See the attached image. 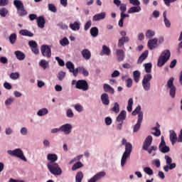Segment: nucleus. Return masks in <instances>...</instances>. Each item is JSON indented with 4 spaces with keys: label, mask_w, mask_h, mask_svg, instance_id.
Instances as JSON below:
<instances>
[{
    "label": "nucleus",
    "mask_w": 182,
    "mask_h": 182,
    "mask_svg": "<svg viewBox=\"0 0 182 182\" xmlns=\"http://www.w3.org/2000/svg\"><path fill=\"white\" fill-rule=\"evenodd\" d=\"M141 122H143V112H139L138 115L137 122L134 127V129H133L134 133H136L138 130H140V127L141 126Z\"/></svg>",
    "instance_id": "nucleus-10"
},
{
    "label": "nucleus",
    "mask_w": 182,
    "mask_h": 182,
    "mask_svg": "<svg viewBox=\"0 0 182 182\" xmlns=\"http://www.w3.org/2000/svg\"><path fill=\"white\" fill-rule=\"evenodd\" d=\"M0 63H2L3 65H6L8 63V58L5 56H1L0 57Z\"/></svg>",
    "instance_id": "nucleus-60"
},
{
    "label": "nucleus",
    "mask_w": 182,
    "mask_h": 182,
    "mask_svg": "<svg viewBox=\"0 0 182 182\" xmlns=\"http://www.w3.org/2000/svg\"><path fill=\"white\" fill-rule=\"evenodd\" d=\"M72 124H65L60 127V132H63L65 134H70Z\"/></svg>",
    "instance_id": "nucleus-12"
},
{
    "label": "nucleus",
    "mask_w": 182,
    "mask_h": 182,
    "mask_svg": "<svg viewBox=\"0 0 182 182\" xmlns=\"http://www.w3.org/2000/svg\"><path fill=\"white\" fill-rule=\"evenodd\" d=\"M28 46L31 48H35L38 46V43H36V41L33 40H31L30 41H28Z\"/></svg>",
    "instance_id": "nucleus-57"
},
{
    "label": "nucleus",
    "mask_w": 182,
    "mask_h": 182,
    "mask_svg": "<svg viewBox=\"0 0 182 182\" xmlns=\"http://www.w3.org/2000/svg\"><path fill=\"white\" fill-rule=\"evenodd\" d=\"M164 159L166 164V166H164V171L167 173L168 170H173L176 168V163H173V159L171 157L168 156V155H165Z\"/></svg>",
    "instance_id": "nucleus-5"
},
{
    "label": "nucleus",
    "mask_w": 182,
    "mask_h": 182,
    "mask_svg": "<svg viewBox=\"0 0 182 182\" xmlns=\"http://www.w3.org/2000/svg\"><path fill=\"white\" fill-rule=\"evenodd\" d=\"M41 54L46 58H50L52 56V49L50 46L47 44H43L41 46Z\"/></svg>",
    "instance_id": "nucleus-6"
},
{
    "label": "nucleus",
    "mask_w": 182,
    "mask_h": 182,
    "mask_svg": "<svg viewBox=\"0 0 182 182\" xmlns=\"http://www.w3.org/2000/svg\"><path fill=\"white\" fill-rule=\"evenodd\" d=\"M66 68L68 69L69 72L75 69V64L72 61H67L65 63Z\"/></svg>",
    "instance_id": "nucleus-40"
},
{
    "label": "nucleus",
    "mask_w": 182,
    "mask_h": 182,
    "mask_svg": "<svg viewBox=\"0 0 182 182\" xmlns=\"http://www.w3.org/2000/svg\"><path fill=\"white\" fill-rule=\"evenodd\" d=\"M47 159L50 161L48 163H55V161H58V155L55 154H48L47 155Z\"/></svg>",
    "instance_id": "nucleus-28"
},
{
    "label": "nucleus",
    "mask_w": 182,
    "mask_h": 182,
    "mask_svg": "<svg viewBox=\"0 0 182 182\" xmlns=\"http://www.w3.org/2000/svg\"><path fill=\"white\" fill-rule=\"evenodd\" d=\"M127 110L130 113L133 110V98H130L128 100V105L127 107Z\"/></svg>",
    "instance_id": "nucleus-42"
},
{
    "label": "nucleus",
    "mask_w": 182,
    "mask_h": 182,
    "mask_svg": "<svg viewBox=\"0 0 182 182\" xmlns=\"http://www.w3.org/2000/svg\"><path fill=\"white\" fill-rule=\"evenodd\" d=\"M55 60L58 62L59 66H65V60H63V59L60 58L59 56L55 57Z\"/></svg>",
    "instance_id": "nucleus-51"
},
{
    "label": "nucleus",
    "mask_w": 182,
    "mask_h": 182,
    "mask_svg": "<svg viewBox=\"0 0 182 182\" xmlns=\"http://www.w3.org/2000/svg\"><path fill=\"white\" fill-rule=\"evenodd\" d=\"M82 178H83V173L82 171L78 172L75 176V181L82 182Z\"/></svg>",
    "instance_id": "nucleus-48"
},
{
    "label": "nucleus",
    "mask_w": 182,
    "mask_h": 182,
    "mask_svg": "<svg viewBox=\"0 0 182 182\" xmlns=\"http://www.w3.org/2000/svg\"><path fill=\"white\" fill-rule=\"evenodd\" d=\"M82 167H83V164H82L80 161H78L72 166V170L73 171H75V170H77V168H80Z\"/></svg>",
    "instance_id": "nucleus-43"
},
{
    "label": "nucleus",
    "mask_w": 182,
    "mask_h": 182,
    "mask_svg": "<svg viewBox=\"0 0 182 182\" xmlns=\"http://www.w3.org/2000/svg\"><path fill=\"white\" fill-rule=\"evenodd\" d=\"M170 58H171V52L170 50L166 49L161 52V55L158 58L157 67L163 68L168 62L170 60Z\"/></svg>",
    "instance_id": "nucleus-1"
},
{
    "label": "nucleus",
    "mask_w": 182,
    "mask_h": 182,
    "mask_svg": "<svg viewBox=\"0 0 182 182\" xmlns=\"http://www.w3.org/2000/svg\"><path fill=\"white\" fill-rule=\"evenodd\" d=\"M110 53H112L110 48H109L106 45H103L102 52L100 53V55L101 56H105V55H106L107 56H110Z\"/></svg>",
    "instance_id": "nucleus-18"
},
{
    "label": "nucleus",
    "mask_w": 182,
    "mask_h": 182,
    "mask_svg": "<svg viewBox=\"0 0 182 182\" xmlns=\"http://www.w3.org/2000/svg\"><path fill=\"white\" fill-rule=\"evenodd\" d=\"M141 11L140 6H134L129 9L127 14H139Z\"/></svg>",
    "instance_id": "nucleus-21"
},
{
    "label": "nucleus",
    "mask_w": 182,
    "mask_h": 182,
    "mask_svg": "<svg viewBox=\"0 0 182 182\" xmlns=\"http://www.w3.org/2000/svg\"><path fill=\"white\" fill-rule=\"evenodd\" d=\"M39 66H41L43 70H46L49 66V61H46V60L43 59L39 62Z\"/></svg>",
    "instance_id": "nucleus-31"
},
{
    "label": "nucleus",
    "mask_w": 182,
    "mask_h": 182,
    "mask_svg": "<svg viewBox=\"0 0 182 182\" xmlns=\"http://www.w3.org/2000/svg\"><path fill=\"white\" fill-rule=\"evenodd\" d=\"M4 87L5 89H6L7 90H11V89H12V85H11V83H9L8 82H5L4 83Z\"/></svg>",
    "instance_id": "nucleus-63"
},
{
    "label": "nucleus",
    "mask_w": 182,
    "mask_h": 182,
    "mask_svg": "<svg viewBox=\"0 0 182 182\" xmlns=\"http://www.w3.org/2000/svg\"><path fill=\"white\" fill-rule=\"evenodd\" d=\"M106 176V172L101 171L95 175L93 177H92L90 180H88L87 182H96L98 180H100V178L105 177Z\"/></svg>",
    "instance_id": "nucleus-11"
},
{
    "label": "nucleus",
    "mask_w": 182,
    "mask_h": 182,
    "mask_svg": "<svg viewBox=\"0 0 182 182\" xmlns=\"http://www.w3.org/2000/svg\"><path fill=\"white\" fill-rule=\"evenodd\" d=\"M117 59L119 62L124 60V51L122 49H116Z\"/></svg>",
    "instance_id": "nucleus-17"
},
{
    "label": "nucleus",
    "mask_w": 182,
    "mask_h": 182,
    "mask_svg": "<svg viewBox=\"0 0 182 182\" xmlns=\"http://www.w3.org/2000/svg\"><path fill=\"white\" fill-rule=\"evenodd\" d=\"M153 79V75L150 73H147L144 75V78L142 80V82H150V80Z\"/></svg>",
    "instance_id": "nucleus-41"
},
{
    "label": "nucleus",
    "mask_w": 182,
    "mask_h": 182,
    "mask_svg": "<svg viewBox=\"0 0 182 182\" xmlns=\"http://www.w3.org/2000/svg\"><path fill=\"white\" fill-rule=\"evenodd\" d=\"M126 116H127V112L125 110L121 111L117 117V122H123V120H126Z\"/></svg>",
    "instance_id": "nucleus-27"
},
{
    "label": "nucleus",
    "mask_w": 182,
    "mask_h": 182,
    "mask_svg": "<svg viewBox=\"0 0 182 182\" xmlns=\"http://www.w3.org/2000/svg\"><path fill=\"white\" fill-rule=\"evenodd\" d=\"M127 87L130 88L132 86H133V80L131 77H129L127 80Z\"/></svg>",
    "instance_id": "nucleus-58"
},
{
    "label": "nucleus",
    "mask_w": 182,
    "mask_h": 182,
    "mask_svg": "<svg viewBox=\"0 0 182 182\" xmlns=\"http://www.w3.org/2000/svg\"><path fill=\"white\" fill-rule=\"evenodd\" d=\"M75 87L76 89L86 92L89 90V83L86 80H78Z\"/></svg>",
    "instance_id": "nucleus-7"
},
{
    "label": "nucleus",
    "mask_w": 182,
    "mask_h": 182,
    "mask_svg": "<svg viewBox=\"0 0 182 182\" xmlns=\"http://www.w3.org/2000/svg\"><path fill=\"white\" fill-rule=\"evenodd\" d=\"M119 106V103L114 102L113 107L111 109L112 112H114V113H119V112H120Z\"/></svg>",
    "instance_id": "nucleus-46"
},
{
    "label": "nucleus",
    "mask_w": 182,
    "mask_h": 182,
    "mask_svg": "<svg viewBox=\"0 0 182 182\" xmlns=\"http://www.w3.org/2000/svg\"><path fill=\"white\" fill-rule=\"evenodd\" d=\"M28 18L30 19V21H35V19H36V21L38 20V15L35 14H31L28 15Z\"/></svg>",
    "instance_id": "nucleus-61"
},
{
    "label": "nucleus",
    "mask_w": 182,
    "mask_h": 182,
    "mask_svg": "<svg viewBox=\"0 0 182 182\" xmlns=\"http://www.w3.org/2000/svg\"><path fill=\"white\" fill-rule=\"evenodd\" d=\"M70 28L72 31H79L80 29V22L75 21L74 23H70Z\"/></svg>",
    "instance_id": "nucleus-25"
},
{
    "label": "nucleus",
    "mask_w": 182,
    "mask_h": 182,
    "mask_svg": "<svg viewBox=\"0 0 182 182\" xmlns=\"http://www.w3.org/2000/svg\"><path fill=\"white\" fill-rule=\"evenodd\" d=\"M130 41V38L129 37H121L118 40V48H122V46H124V43H127Z\"/></svg>",
    "instance_id": "nucleus-23"
},
{
    "label": "nucleus",
    "mask_w": 182,
    "mask_h": 182,
    "mask_svg": "<svg viewBox=\"0 0 182 182\" xmlns=\"http://www.w3.org/2000/svg\"><path fill=\"white\" fill-rule=\"evenodd\" d=\"M10 79L12 80H16V79H19L20 74L18 72L10 73Z\"/></svg>",
    "instance_id": "nucleus-49"
},
{
    "label": "nucleus",
    "mask_w": 182,
    "mask_h": 182,
    "mask_svg": "<svg viewBox=\"0 0 182 182\" xmlns=\"http://www.w3.org/2000/svg\"><path fill=\"white\" fill-rule=\"evenodd\" d=\"M49 111L46 108H42L41 109L38 110L37 112L38 116H45V114H48Z\"/></svg>",
    "instance_id": "nucleus-44"
},
{
    "label": "nucleus",
    "mask_w": 182,
    "mask_h": 182,
    "mask_svg": "<svg viewBox=\"0 0 182 182\" xmlns=\"http://www.w3.org/2000/svg\"><path fill=\"white\" fill-rule=\"evenodd\" d=\"M101 100L103 105H105L106 106L109 105L110 103V100H109V95L106 93L101 95Z\"/></svg>",
    "instance_id": "nucleus-26"
},
{
    "label": "nucleus",
    "mask_w": 182,
    "mask_h": 182,
    "mask_svg": "<svg viewBox=\"0 0 182 182\" xmlns=\"http://www.w3.org/2000/svg\"><path fill=\"white\" fill-rule=\"evenodd\" d=\"M59 43L63 47L68 46V45H69V39L68 37H63L61 40H60Z\"/></svg>",
    "instance_id": "nucleus-37"
},
{
    "label": "nucleus",
    "mask_w": 182,
    "mask_h": 182,
    "mask_svg": "<svg viewBox=\"0 0 182 182\" xmlns=\"http://www.w3.org/2000/svg\"><path fill=\"white\" fill-rule=\"evenodd\" d=\"M13 4L14 6H16L17 11L25 7L23 6V2H22L21 0H14Z\"/></svg>",
    "instance_id": "nucleus-30"
},
{
    "label": "nucleus",
    "mask_w": 182,
    "mask_h": 182,
    "mask_svg": "<svg viewBox=\"0 0 182 182\" xmlns=\"http://www.w3.org/2000/svg\"><path fill=\"white\" fill-rule=\"evenodd\" d=\"M8 154H10V156L18 157L21 160H23V161H27L26 157H25V155H23V151L21 149H16L13 151L9 150Z\"/></svg>",
    "instance_id": "nucleus-4"
},
{
    "label": "nucleus",
    "mask_w": 182,
    "mask_h": 182,
    "mask_svg": "<svg viewBox=\"0 0 182 182\" xmlns=\"http://www.w3.org/2000/svg\"><path fill=\"white\" fill-rule=\"evenodd\" d=\"M37 25L40 29H43L45 28V24L46 23V20L44 16H40L37 18Z\"/></svg>",
    "instance_id": "nucleus-13"
},
{
    "label": "nucleus",
    "mask_w": 182,
    "mask_h": 182,
    "mask_svg": "<svg viewBox=\"0 0 182 182\" xmlns=\"http://www.w3.org/2000/svg\"><path fill=\"white\" fill-rule=\"evenodd\" d=\"M152 129L155 130L156 132L154 133V135L156 137H159L161 135V132L157 127H153Z\"/></svg>",
    "instance_id": "nucleus-59"
},
{
    "label": "nucleus",
    "mask_w": 182,
    "mask_h": 182,
    "mask_svg": "<svg viewBox=\"0 0 182 182\" xmlns=\"http://www.w3.org/2000/svg\"><path fill=\"white\" fill-rule=\"evenodd\" d=\"M106 18V12H101L97 14H95L92 17V21L94 22H97L99 21H102V19H105Z\"/></svg>",
    "instance_id": "nucleus-14"
},
{
    "label": "nucleus",
    "mask_w": 182,
    "mask_h": 182,
    "mask_svg": "<svg viewBox=\"0 0 182 182\" xmlns=\"http://www.w3.org/2000/svg\"><path fill=\"white\" fill-rule=\"evenodd\" d=\"M119 76H120V72L117 70H114L111 74V77H119Z\"/></svg>",
    "instance_id": "nucleus-62"
},
{
    "label": "nucleus",
    "mask_w": 182,
    "mask_h": 182,
    "mask_svg": "<svg viewBox=\"0 0 182 182\" xmlns=\"http://www.w3.org/2000/svg\"><path fill=\"white\" fill-rule=\"evenodd\" d=\"M166 87L170 89L169 92H176L177 89L174 86V77H171L168 80Z\"/></svg>",
    "instance_id": "nucleus-16"
},
{
    "label": "nucleus",
    "mask_w": 182,
    "mask_h": 182,
    "mask_svg": "<svg viewBox=\"0 0 182 182\" xmlns=\"http://www.w3.org/2000/svg\"><path fill=\"white\" fill-rule=\"evenodd\" d=\"M8 12H9V11H8V9L3 7L0 9V16H2V18H5V16H6V15H8Z\"/></svg>",
    "instance_id": "nucleus-45"
},
{
    "label": "nucleus",
    "mask_w": 182,
    "mask_h": 182,
    "mask_svg": "<svg viewBox=\"0 0 182 182\" xmlns=\"http://www.w3.org/2000/svg\"><path fill=\"white\" fill-rule=\"evenodd\" d=\"M159 149L160 151L164 154L168 153V151H170V147L166 145V141H164V138L163 136L161 137Z\"/></svg>",
    "instance_id": "nucleus-9"
},
{
    "label": "nucleus",
    "mask_w": 182,
    "mask_h": 182,
    "mask_svg": "<svg viewBox=\"0 0 182 182\" xmlns=\"http://www.w3.org/2000/svg\"><path fill=\"white\" fill-rule=\"evenodd\" d=\"M103 90L104 92H114V89L110 85L106 83L103 85Z\"/></svg>",
    "instance_id": "nucleus-39"
},
{
    "label": "nucleus",
    "mask_w": 182,
    "mask_h": 182,
    "mask_svg": "<svg viewBox=\"0 0 182 182\" xmlns=\"http://www.w3.org/2000/svg\"><path fill=\"white\" fill-rule=\"evenodd\" d=\"M17 14L18 16H26V15H28V11L25 9V7H22L17 10Z\"/></svg>",
    "instance_id": "nucleus-36"
},
{
    "label": "nucleus",
    "mask_w": 182,
    "mask_h": 182,
    "mask_svg": "<svg viewBox=\"0 0 182 182\" xmlns=\"http://www.w3.org/2000/svg\"><path fill=\"white\" fill-rule=\"evenodd\" d=\"M142 86L146 92H149V90H150V82L142 81Z\"/></svg>",
    "instance_id": "nucleus-50"
},
{
    "label": "nucleus",
    "mask_w": 182,
    "mask_h": 182,
    "mask_svg": "<svg viewBox=\"0 0 182 182\" xmlns=\"http://www.w3.org/2000/svg\"><path fill=\"white\" fill-rule=\"evenodd\" d=\"M133 150V145L130 142H128L125 145V151L122 154L121 159V166L122 167L124 166L126 162L127 161V159L130 157V154H132V151Z\"/></svg>",
    "instance_id": "nucleus-2"
},
{
    "label": "nucleus",
    "mask_w": 182,
    "mask_h": 182,
    "mask_svg": "<svg viewBox=\"0 0 182 182\" xmlns=\"http://www.w3.org/2000/svg\"><path fill=\"white\" fill-rule=\"evenodd\" d=\"M119 9L121 11V13L126 12V11H127V7H126V4H121V5L119 6Z\"/></svg>",
    "instance_id": "nucleus-64"
},
{
    "label": "nucleus",
    "mask_w": 182,
    "mask_h": 182,
    "mask_svg": "<svg viewBox=\"0 0 182 182\" xmlns=\"http://www.w3.org/2000/svg\"><path fill=\"white\" fill-rule=\"evenodd\" d=\"M140 110H141V107L140 105H138L136 109L132 112V116H136V114H139L140 113H143V112H140Z\"/></svg>",
    "instance_id": "nucleus-47"
},
{
    "label": "nucleus",
    "mask_w": 182,
    "mask_h": 182,
    "mask_svg": "<svg viewBox=\"0 0 182 182\" xmlns=\"http://www.w3.org/2000/svg\"><path fill=\"white\" fill-rule=\"evenodd\" d=\"M90 33L92 38H97L99 35V28L96 26L92 27L90 30Z\"/></svg>",
    "instance_id": "nucleus-29"
},
{
    "label": "nucleus",
    "mask_w": 182,
    "mask_h": 182,
    "mask_svg": "<svg viewBox=\"0 0 182 182\" xmlns=\"http://www.w3.org/2000/svg\"><path fill=\"white\" fill-rule=\"evenodd\" d=\"M157 43H159V38H150L147 43V47L149 50H153L157 48Z\"/></svg>",
    "instance_id": "nucleus-8"
},
{
    "label": "nucleus",
    "mask_w": 182,
    "mask_h": 182,
    "mask_svg": "<svg viewBox=\"0 0 182 182\" xmlns=\"http://www.w3.org/2000/svg\"><path fill=\"white\" fill-rule=\"evenodd\" d=\"M148 56H149V50H146L139 57L138 60H137L138 65H141V63H143V62H144V60H146V59H147Z\"/></svg>",
    "instance_id": "nucleus-15"
},
{
    "label": "nucleus",
    "mask_w": 182,
    "mask_h": 182,
    "mask_svg": "<svg viewBox=\"0 0 182 182\" xmlns=\"http://www.w3.org/2000/svg\"><path fill=\"white\" fill-rule=\"evenodd\" d=\"M146 73H151V68H153V64L151 63H146L143 65Z\"/></svg>",
    "instance_id": "nucleus-32"
},
{
    "label": "nucleus",
    "mask_w": 182,
    "mask_h": 182,
    "mask_svg": "<svg viewBox=\"0 0 182 182\" xmlns=\"http://www.w3.org/2000/svg\"><path fill=\"white\" fill-rule=\"evenodd\" d=\"M169 133H170V136H169L170 141H171L173 146H174V144H176L177 141V134H176V132H174V130H170Z\"/></svg>",
    "instance_id": "nucleus-19"
},
{
    "label": "nucleus",
    "mask_w": 182,
    "mask_h": 182,
    "mask_svg": "<svg viewBox=\"0 0 182 182\" xmlns=\"http://www.w3.org/2000/svg\"><path fill=\"white\" fill-rule=\"evenodd\" d=\"M144 171L149 176H153V173H154L153 169H151V168H150V167H145L144 168Z\"/></svg>",
    "instance_id": "nucleus-53"
},
{
    "label": "nucleus",
    "mask_w": 182,
    "mask_h": 182,
    "mask_svg": "<svg viewBox=\"0 0 182 182\" xmlns=\"http://www.w3.org/2000/svg\"><path fill=\"white\" fill-rule=\"evenodd\" d=\"M82 56L85 59V60H89L90 58H92V53H90V50L88 49H84L81 51Z\"/></svg>",
    "instance_id": "nucleus-20"
},
{
    "label": "nucleus",
    "mask_w": 182,
    "mask_h": 182,
    "mask_svg": "<svg viewBox=\"0 0 182 182\" xmlns=\"http://www.w3.org/2000/svg\"><path fill=\"white\" fill-rule=\"evenodd\" d=\"M156 35V32L153 30H147L146 32L145 33V36L147 39H151L153 36Z\"/></svg>",
    "instance_id": "nucleus-35"
},
{
    "label": "nucleus",
    "mask_w": 182,
    "mask_h": 182,
    "mask_svg": "<svg viewBox=\"0 0 182 182\" xmlns=\"http://www.w3.org/2000/svg\"><path fill=\"white\" fill-rule=\"evenodd\" d=\"M90 26H92V21L89 20L85 23L84 26V31H89Z\"/></svg>",
    "instance_id": "nucleus-54"
},
{
    "label": "nucleus",
    "mask_w": 182,
    "mask_h": 182,
    "mask_svg": "<svg viewBox=\"0 0 182 182\" xmlns=\"http://www.w3.org/2000/svg\"><path fill=\"white\" fill-rule=\"evenodd\" d=\"M18 38V36L16 35V33H11L9 37V41L11 45H14L15 42H16V39Z\"/></svg>",
    "instance_id": "nucleus-34"
},
{
    "label": "nucleus",
    "mask_w": 182,
    "mask_h": 182,
    "mask_svg": "<svg viewBox=\"0 0 182 182\" xmlns=\"http://www.w3.org/2000/svg\"><path fill=\"white\" fill-rule=\"evenodd\" d=\"M140 75L141 73L140 71H139V70H136L133 72V77L135 83H139V80H140Z\"/></svg>",
    "instance_id": "nucleus-33"
},
{
    "label": "nucleus",
    "mask_w": 182,
    "mask_h": 182,
    "mask_svg": "<svg viewBox=\"0 0 182 182\" xmlns=\"http://www.w3.org/2000/svg\"><path fill=\"white\" fill-rule=\"evenodd\" d=\"M66 77V73L63 71H60L58 74V79L60 80H63Z\"/></svg>",
    "instance_id": "nucleus-52"
},
{
    "label": "nucleus",
    "mask_w": 182,
    "mask_h": 182,
    "mask_svg": "<svg viewBox=\"0 0 182 182\" xmlns=\"http://www.w3.org/2000/svg\"><path fill=\"white\" fill-rule=\"evenodd\" d=\"M129 2L134 6H140V1L139 0H129Z\"/></svg>",
    "instance_id": "nucleus-56"
},
{
    "label": "nucleus",
    "mask_w": 182,
    "mask_h": 182,
    "mask_svg": "<svg viewBox=\"0 0 182 182\" xmlns=\"http://www.w3.org/2000/svg\"><path fill=\"white\" fill-rule=\"evenodd\" d=\"M47 167L50 173L54 176H60V174H62V168H60L59 164L56 163H48Z\"/></svg>",
    "instance_id": "nucleus-3"
},
{
    "label": "nucleus",
    "mask_w": 182,
    "mask_h": 182,
    "mask_svg": "<svg viewBox=\"0 0 182 182\" xmlns=\"http://www.w3.org/2000/svg\"><path fill=\"white\" fill-rule=\"evenodd\" d=\"M57 26H59V28H60V29H63V31H66L68 30V25H66L65 23H63V22H60L58 23L57 24Z\"/></svg>",
    "instance_id": "nucleus-55"
},
{
    "label": "nucleus",
    "mask_w": 182,
    "mask_h": 182,
    "mask_svg": "<svg viewBox=\"0 0 182 182\" xmlns=\"http://www.w3.org/2000/svg\"><path fill=\"white\" fill-rule=\"evenodd\" d=\"M19 33H20V35H21V36H28V38L33 37V33H32L30 31L26 30V29L20 30Z\"/></svg>",
    "instance_id": "nucleus-24"
},
{
    "label": "nucleus",
    "mask_w": 182,
    "mask_h": 182,
    "mask_svg": "<svg viewBox=\"0 0 182 182\" xmlns=\"http://www.w3.org/2000/svg\"><path fill=\"white\" fill-rule=\"evenodd\" d=\"M14 55L18 60H24L26 55L21 50H16Z\"/></svg>",
    "instance_id": "nucleus-22"
},
{
    "label": "nucleus",
    "mask_w": 182,
    "mask_h": 182,
    "mask_svg": "<svg viewBox=\"0 0 182 182\" xmlns=\"http://www.w3.org/2000/svg\"><path fill=\"white\" fill-rule=\"evenodd\" d=\"M48 11L50 12H53V14H56L58 12V9L56 8V6L53 4H48Z\"/></svg>",
    "instance_id": "nucleus-38"
}]
</instances>
